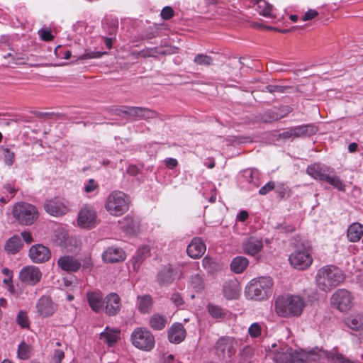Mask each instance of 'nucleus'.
<instances>
[{"mask_svg": "<svg viewBox=\"0 0 363 363\" xmlns=\"http://www.w3.org/2000/svg\"><path fill=\"white\" fill-rule=\"evenodd\" d=\"M305 306L303 298L299 296H281L277 298L274 303L277 315L284 318L300 316Z\"/></svg>", "mask_w": 363, "mask_h": 363, "instance_id": "obj_1", "label": "nucleus"}, {"mask_svg": "<svg viewBox=\"0 0 363 363\" xmlns=\"http://www.w3.org/2000/svg\"><path fill=\"white\" fill-rule=\"evenodd\" d=\"M344 280L341 271L333 265L324 266L316 274L317 286L323 291H328L335 287Z\"/></svg>", "mask_w": 363, "mask_h": 363, "instance_id": "obj_2", "label": "nucleus"}, {"mask_svg": "<svg viewBox=\"0 0 363 363\" xmlns=\"http://www.w3.org/2000/svg\"><path fill=\"white\" fill-rule=\"evenodd\" d=\"M273 280L270 277H260L250 281L245 293L251 299L263 301L272 294Z\"/></svg>", "mask_w": 363, "mask_h": 363, "instance_id": "obj_3", "label": "nucleus"}, {"mask_svg": "<svg viewBox=\"0 0 363 363\" xmlns=\"http://www.w3.org/2000/svg\"><path fill=\"white\" fill-rule=\"evenodd\" d=\"M277 363H301L308 361H316L318 355L313 352L298 351L292 348L285 347L277 352L273 357Z\"/></svg>", "mask_w": 363, "mask_h": 363, "instance_id": "obj_4", "label": "nucleus"}, {"mask_svg": "<svg viewBox=\"0 0 363 363\" xmlns=\"http://www.w3.org/2000/svg\"><path fill=\"white\" fill-rule=\"evenodd\" d=\"M129 203V197L125 193L114 191L108 196L105 207L110 214L118 216L128 210Z\"/></svg>", "mask_w": 363, "mask_h": 363, "instance_id": "obj_5", "label": "nucleus"}, {"mask_svg": "<svg viewBox=\"0 0 363 363\" xmlns=\"http://www.w3.org/2000/svg\"><path fill=\"white\" fill-rule=\"evenodd\" d=\"M13 218L21 225H30L38 218L36 208L28 203H19L13 206Z\"/></svg>", "mask_w": 363, "mask_h": 363, "instance_id": "obj_6", "label": "nucleus"}, {"mask_svg": "<svg viewBox=\"0 0 363 363\" xmlns=\"http://www.w3.org/2000/svg\"><path fill=\"white\" fill-rule=\"evenodd\" d=\"M237 347L238 342L234 337L223 336L216 342V354L220 359L228 362L235 354Z\"/></svg>", "mask_w": 363, "mask_h": 363, "instance_id": "obj_7", "label": "nucleus"}, {"mask_svg": "<svg viewBox=\"0 0 363 363\" xmlns=\"http://www.w3.org/2000/svg\"><path fill=\"white\" fill-rule=\"evenodd\" d=\"M289 260L291 265L298 270L307 269L313 262L310 250L303 245L296 249L290 255Z\"/></svg>", "mask_w": 363, "mask_h": 363, "instance_id": "obj_8", "label": "nucleus"}, {"mask_svg": "<svg viewBox=\"0 0 363 363\" xmlns=\"http://www.w3.org/2000/svg\"><path fill=\"white\" fill-rule=\"evenodd\" d=\"M131 340L135 347L145 351L151 350L155 345V337L152 334L143 328H138L133 332Z\"/></svg>", "mask_w": 363, "mask_h": 363, "instance_id": "obj_9", "label": "nucleus"}, {"mask_svg": "<svg viewBox=\"0 0 363 363\" xmlns=\"http://www.w3.org/2000/svg\"><path fill=\"white\" fill-rule=\"evenodd\" d=\"M352 296L345 289H339L331 298V303L340 311H347L352 306Z\"/></svg>", "mask_w": 363, "mask_h": 363, "instance_id": "obj_10", "label": "nucleus"}, {"mask_svg": "<svg viewBox=\"0 0 363 363\" xmlns=\"http://www.w3.org/2000/svg\"><path fill=\"white\" fill-rule=\"evenodd\" d=\"M42 277L40 269L35 266L24 267L19 273L20 280L28 285L34 286L38 284Z\"/></svg>", "mask_w": 363, "mask_h": 363, "instance_id": "obj_11", "label": "nucleus"}, {"mask_svg": "<svg viewBox=\"0 0 363 363\" xmlns=\"http://www.w3.org/2000/svg\"><path fill=\"white\" fill-rule=\"evenodd\" d=\"M96 215L92 207L85 206L79 213L78 224L84 228H91L96 224Z\"/></svg>", "mask_w": 363, "mask_h": 363, "instance_id": "obj_12", "label": "nucleus"}, {"mask_svg": "<svg viewBox=\"0 0 363 363\" xmlns=\"http://www.w3.org/2000/svg\"><path fill=\"white\" fill-rule=\"evenodd\" d=\"M50 250L43 245H33L29 250V257L35 263L45 262L50 258Z\"/></svg>", "mask_w": 363, "mask_h": 363, "instance_id": "obj_13", "label": "nucleus"}, {"mask_svg": "<svg viewBox=\"0 0 363 363\" xmlns=\"http://www.w3.org/2000/svg\"><path fill=\"white\" fill-rule=\"evenodd\" d=\"M105 313L109 316L117 315L121 308L120 296L116 293H110L104 298Z\"/></svg>", "mask_w": 363, "mask_h": 363, "instance_id": "obj_14", "label": "nucleus"}, {"mask_svg": "<svg viewBox=\"0 0 363 363\" xmlns=\"http://www.w3.org/2000/svg\"><path fill=\"white\" fill-rule=\"evenodd\" d=\"M44 209L47 213L54 216H62L67 212V207L59 199L46 201L44 203Z\"/></svg>", "mask_w": 363, "mask_h": 363, "instance_id": "obj_15", "label": "nucleus"}, {"mask_svg": "<svg viewBox=\"0 0 363 363\" xmlns=\"http://www.w3.org/2000/svg\"><path fill=\"white\" fill-rule=\"evenodd\" d=\"M36 308L38 313L43 318L51 316L55 311L56 308L49 296H42L37 302Z\"/></svg>", "mask_w": 363, "mask_h": 363, "instance_id": "obj_16", "label": "nucleus"}, {"mask_svg": "<svg viewBox=\"0 0 363 363\" xmlns=\"http://www.w3.org/2000/svg\"><path fill=\"white\" fill-rule=\"evenodd\" d=\"M306 172L313 179L323 181L327 173H335V170L330 167L315 163L307 167Z\"/></svg>", "mask_w": 363, "mask_h": 363, "instance_id": "obj_17", "label": "nucleus"}, {"mask_svg": "<svg viewBox=\"0 0 363 363\" xmlns=\"http://www.w3.org/2000/svg\"><path fill=\"white\" fill-rule=\"evenodd\" d=\"M206 251V245L200 238H194L187 246L186 252L193 259L201 257Z\"/></svg>", "mask_w": 363, "mask_h": 363, "instance_id": "obj_18", "label": "nucleus"}, {"mask_svg": "<svg viewBox=\"0 0 363 363\" xmlns=\"http://www.w3.org/2000/svg\"><path fill=\"white\" fill-rule=\"evenodd\" d=\"M57 264L62 270L67 272H75L78 271L82 264L81 262L72 256H62L57 260Z\"/></svg>", "mask_w": 363, "mask_h": 363, "instance_id": "obj_19", "label": "nucleus"}, {"mask_svg": "<svg viewBox=\"0 0 363 363\" xmlns=\"http://www.w3.org/2000/svg\"><path fill=\"white\" fill-rule=\"evenodd\" d=\"M87 302L91 310L96 313L99 312L104 306V298L101 291H87Z\"/></svg>", "mask_w": 363, "mask_h": 363, "instance_id": "obj_20", "label": "nucleus"}, {"mask_svg": "<svg viewBox=\"0 0 363 363\" xmlns=\"http://www.w3.org/2000/svg\"><path fill=\"white\" fill-rule=\"evenodd\" d=\"M130 110L129 116L135 120H148L157 116L155 111L145 107L131 106Z\"/></svg>", "mask_w": 363, "mask_h": 363, "instance_id": "obj_21", "label": "nucleus"}, {"mask_svg": "<svg viewBox=\"0 0 363 363\" xmlns=\"http://www.w3.org/2000/svg\"><path fill=\"white\" fill-rule=\"evenodd\" d=\"M102 257L106 262H119L125 259V254L121 248L110 247L103 253Z\"/></svg>", "mask_w": 363, "mask_h": 363, "instance_id": "obj_22", "label": "nucleus"}, {"mask_svg": "<svg viewBox=\"0 0 363 363\" xmlns=\"http://www.w3.org/2000/svg\"><path fill=\"white\" fill-rule=\"evenodd\" d=\"M240 291V284L237 279H230L223 284V292L228 299H235L239 296Z\"/></svg>", "mask_w": 363, "mask_h": 363, "instance_id": "obj_23", "label": "nucleus"}, {"mask_svg": "<svg viewBox=\"0 0 363 363\" xmlns=\"http://www.w3.org/2000/svg\"><path fill=\"white\" fill-rule=\"evenodd\" d=\"M186 337V330L182 323H174L168 332L169 340L175 344L180 343Z\"/></svg>", "mask_w": 363, "mask_h": 363, "instance_id": "obj_24", "label": "nucleus"}, {"mask_svg": "<svg viewBox=\"0 0 363 363\" xmlns=\"http://www.w3.org/2000/svg\"><path fill=\"white\" fill-rule=\"evenodd\" d=\"M242 247L246 254L255 255L262 249V240L257 238L251 237L243 242Z\"/></svg>", "mask_w": 363, "mask_h": 363, "instance_id": "obj_25", "label": "nucleus"}, {"mask_svg": "<svg viewBox=\"0 0 363 363\" xmlns=\"http://www.w3.org/2000/svg\"><path fill=\"white\" fill-rule=\"evenodd\" d=\"M175 275L176 272L170 266H164L158 272L157 281L161 286L168 285L173 282Z\"/></svg>", "mask_w": 363, "mask_h": 363, "instance_id": "obj_26", "label": "nucleus"}, {"mask_svg": "<svg viewBox=\"0 0 363 363\" xmlns=\"http://www.w3.org/2000/svg\"><path fill=\"white\" fill-rule=\"evenodd\" d=\"M123 230L129 235H135L139 230V220L138 218L127 216L122 223Z\"/></svg>", "mask_w": 363, "mask_h": 363, "instance_id": "obj_27", "label": "nucleus"}, {"mask_svg": "<svg viewBox=\"0 0 363 363\" xmlns=\"http://www.w3.org/2000/svg\"><path fill=\"white\" fill-rule=\"evenodd\" d=\"M363 235V225L358 223L351 224L347 232V236L350 242L359 241Z\"/></svg>", "mask_w": 363, "mask_h": 363, "instance_id": "obj_28", "label": "nucleus"}, {"mask_svg": "<svg viewBox=\"0 0 363 363\" xmlns=\"http://www.w3.org/2000/svg\"><path fill=\"white\" fill-rule=\"evenodd\" d=\"M296 138L310 137L315 135L318 129L313 124H307L294 127Z\"/></svg>", "mask_w": 363, "mask_h": 363, "instance_id": "obj_29", "label": "nucleus"}, {"mask_svg": "<svg viewBox=\"0 0 363 363\" xmlns=\"http://www.w3.org/2000/svg\"><path fill=\"white\" fill-rule=\"evenodd\" d=\"M23 245L21 238L18 235H14L7 240L5 250L8 253L16 254L21 249Z\"/></svg>", "mask_w": 363, "mask_h": 363, "instance_id": "obj_30", "label": "nucleus"}, {"mask_svg": "<svg viewBox=\"0 0 363 363\" xmlns=\"http://www.w3.org/2000/svg\"><path fill=\"white\" fill-rule=\"evenodd\" d=\"M138 308L142 313H147L152 306V298L150 295L140 296L138 297Z\"/></svg>", "mask_w": 363, "mask_h": 363, "instance_id": "obj_31", "label": "nucleus"}, {"mask_svg": "<svg viewBox=\"0 0 363 363\" xmlns=\"http://www.w3.org/2000/svg\"><path fill=\"white\" fill-rule=\"evenodd\" d=\"M249 264L248 259L242 256L236 257L230 263L231 269L235 273L242 272Z\"/></svg>", "mask_w": 363, "mask_h": 363, "instance_id": "obj_32", "label": "nucleus"}, {"mask_svg": "<svg viewBox=\"0 0 363 363\" xmlns=\"http://www.w3.org/2000/svg\"><path fill=\"white\" fill-rule=\"evenodd\" d=\"M167 323V318L158 313L152 315L149 320L150 326L156 330H162Z\"/></svg>", "mask_w": 363, "mask_h": 363, "instance_id": "obj_33", "label": "nucleus"}, {"mask_svg": "<svg viewBox=\"0 0 363 363\" xmlns=\"http://www.w3.org/2000/svg\"><path fill=\"white\" fill-rule=\"evenodd\" d=\"M339 191H345V185L339 177L334 174V173H327L324 180Z\"/></svg>", "mask_w": 363, "mask_h": 363, "instance_id": "obj_34", "label": "nucleus"}, {"mask_svg": "<svg viewBox=\"0 0 363 363\" xmlns=\"http://www.w3.org/2000/svg\"><path fill=\"white\" fill-rule=\"evenodd\" d=\"M346 324L354 330L363 328V316L360 314L351 315L345 320Z\"/></svg>", "mask_w": 363, "mask_h": 363, "instance_id": "obj_35", "label": "nucleus"}, {"mask_svg": "<svg viewBox=\"0 0 363 363\" xmlns=\"http://www.w3.org/2000/svg\"><path fill=\"white\" fill-rule=\"evenodd\" d=\"M100 339L111 347L117 342L118 336L108 327H106L104 331L100 333Z\"/></svg>", "mask_w": 363, "mask_h": 363, "instance_id": "obj_36", "label": "nucleus"}, {"mask_svg": "<svg viewBox=\"0 0 363 363\" xmlns=\"http://www.w3.org/2000/svg\"><path fill=\"white\" fill-rule=\"evenodd\" d=\"M190 286L196 291H201L204 288V282L203 276L196 274L191 276L189 281Z\"/></svg>", "mask_w": 363, "mask_h": 363, "instance_id": "obj_37", "label": "nucleus"}, {"mask_svg": "<svg viewBox=\"0 0 363 363\" xmlns=\"http://www.w3.org/2000/svg\"><path fill=\"white\" fill-rule=\"evenodd\" d=\"M149 252V249L147 247L139 249L135 256L133 257V267L134 269L139 268L140 265L144 260L145 255Z\"/></svg>", "mask_w": 363, "mask_h": 363, "instance_id": "obj_38", "label": "nucleus"}, {"mask_svg": "<svg viewBox=\"0 0 363 363\" xmlns=\"http://www.w3.org/2000/svg\"><path fill=\"white\" fill-rule=\"evenodd\" d=\"M194 62L200 66L209 67L213 64V59L207 55L198 54L195 56Z\"/></svg>", "mask_w": 363, "mask_h": 363, "instance_id": "obj_39", "label": "nucleus"}, {"mask_svg": "<svg viewBox=\"0 0 363 363\" xmlns=\"http://www.w3.org/2000/svg\"><path fill=\"white\" fill-rule=\"evenodd\" d=\"M209 314L214 318H222L225 316L226 313L220 306L214 304H208L207 306Z\"/></svg>", "mask_w": 363, "mask_h": 363, "instance_id": "obj_40", "label": "nucleus"}, {"mask_svg": "<svg viewBox=\"0 0 363 363\" xmlns=\"http://www.w3.org/2000/svg\"><path fill=\"white\" fill-rule=\"evenodd\" d=\"M4 155V162L7 166H11L15 161V154L11 152L9 147L2 146L1 147Z\"/></svg>", "mask_w": 363, "mask_h": 363, "instance_id": "obj_41", "label": "nucleus"}, {"mask_svg": "<svg viewBox=\"0 0 363 363\" xmlns=\"http://www.w3.org/2000/svg\"><path fill=\"white\" fill-rule=\"evenodd\" d=\"M291 86H280V85H273L269 84L264 87V89H262V91H268L271 94L274 93H284L286 91L287 89H291Z\"/></svg>", "mask_w": 363, "mask_h": 363, "instance_id": "obj_42", "label": "nucleus"}, {"mask_svg": "<svg viewBox=\"0 0 363 363\" xmlns=\"http://www.w3.org/2000/svg\"><path fill=\"white\" fill-rule=\"evenodd\" d=\"M28 352L29 347L24 342L19 344L17 353L20 359H27L29 357Z\"/></svg>", "mask_w": 363, "mask_h": 363, "instance_id": "obj_43", "label": "nucleus"}, {"mask_svg": "<svg viewBox=\"0 0 363 363\" xmlns=\"http://www.w3.org/2000/svg\"><path fill=\"white\" fill-rule=\"evenodd\" d=\"M158 54L164 55L165 52L157 51V48H152L143 50L140 52V56H142L144 58L150 57H155Z\"/></svg>", "mask_w": 363, "mask_h": 363, "instance_id": "obj_44", "label": "nucleus"}, {"mask_svg": "<svg viewBox=\"0 0 363 363\" xmlns=\"http://www.w3.org/2000/svg\"><path fill=\"white\" fill-rule=\"evenodd\" d=\"M16 321L22 328H28L29 325L28 316L26 312L21 311L16 317Z\"/></svg>", "mask_w": 363, "mask_h": 363, "instance_id": "obj_45", "label": "nucleus"}, {"mask_svg": "<svg viewBox=\"0 0 363 363\" xmlns=\"http://www.w3.org/2000/svg\"><path fill=\"white\" fill-rule=\"evenodd\" d=\"M277 115H278V113L275 109L274 110H269L263 114V116L262 117V120L265 123H269V122H272L274 121H277L279 118H275L274 116H276Z\"/></svg>", "mask_w": 363, "mask_h": 363, "instance_id": "obj_46", "label": "nucleus"}, {"mask_svg": "<svg viewBox=\"0 0 363 363\" xmlns=\"http://www.w3.org/2000/svg\"><path fill=\"white\" fill-rule=\"evenodd\" d=\"M277 111L278 115H277L275 118H282L284 116H287L289 113L292 111V108L289 106H283L278 108L275 109Z\"/></svg>", "mask_w": 363, "mask_h": 363, "instance_id": "obj_47", "label": "nucleus"}, {"mask_svg": "<svg viewBox=\"0 0 363 363\" xmlns=\"http://www.w3.org/2000/svg\"><path fill=\"white\" fill-rule=\"evenodd\" d=\"M248 333L252 337H257L261 335V326L257 323H252L249 329Z\"/></svg>", "mask_w": 363, "mask_h": 363, "instance_id": "obj_48", "label": "nucleus"}, {"mask_svg": "<svg viewBox=\"0 0 363 363\" xmlns=\"http://www.w3.org/2000/svg\"><path fill=\"white\" fill-rule=\"evenodd\" d=\"M328 358H330L335 363H351L350 361L340 353H331L328 355Z\"/></svg>", "mask_w": 363, "mask_h": 363, "instance_id": "obj_49", "label": "nucleus"}, {"mask_svg": "<svg viewBox=\"0 0 363 363\" xmlns=\"http://www.w3.org/2000/svg\"><path fill=\"white\" fill-rule=\"evenodd\" d=\"M107 54L106 52H89L83 54L79 57L80 60L91 59V58H99L103 55Z\"/></svg>", "mask_w": 363, "mask_h": 363, "instance_id": "obj_50", "label": "nucleus"}, {"mask_svg": "<svg viewBox=\"0 0 363 363\" xmlns=\"http://www.w3.org/2000/svg\"><path fill=\"white\" fill-rule=\"evenodd\" d=\"M38 33L40 36V38L46 42L51 41L54 38V36L48 30L41 29L38 31Z\"/></svg>", "mask_w": 363, "mask_h": 363, "instance_id": "obj_51", "label": "nucleus"}, {"mask_svg": "<svg viewBox=\"0 0 363 363\" xmlns=\"http://www.w3.org/2000/svg\"><path fill=\"white\" fill-rule=\"evenodd\" d=\"M174 16V11L170 6H165L161 11V16L164 20H168Z\"/></svg>", "mask_w": 363, "mask_h": 363, "instance_id": "obj_52", "label": "nucleus"}, {"mask_svg": "<svg viewBox=\"0 0 363 363\" xmlns=\"http://www.w3.org/2000/svg\"><path fill=\"white\" fill-rule=\"evenodd\" d=\"M64 357V352L61 350H56L52 359V363H61Z\"/></svg>", "mask_w": 363, "mask_h": 363, "instance_id": "obj_53", "label": "nucleus"}, {"mask_svg": "<svg viewBox=\"0 0 363 363\" xmlns=\"http://www.w3.org/2000/svg\"><path fill=\"white\" fill-rule=\"evenodd\" d=\"M97 187H98V184H96L95 180L93 179H90L88 181V183L86 184H85V186H84V191L86 193H91V192L94 191V190H96L97 189Z\"/></svg>", "mask_w": 363, "mask_h": 363, "instance_id": "obj_54", "label": "nucleus"}, {"mask_svg": "<svg viewBox=\"0 0 363 363\" xmlns=\"http://www.w3.org/2000/svg\"><path fill=\"white\" fill-rule=\"evenodd\" d=\"M275 187L274 182H269L264 186H263L259 191L261 195H265Z\"/></svg>", "mask_w": 363, "mask_h": 363, "instance_id": "obj_55", "label": "nucleus"}, {"mask_svg": "<svg viewBox=\"0 0 363 363\" xmlns=\"http://www.w3.org/2000/svg\"><path fill=\"white\" fill-rule=\"evenodd\" d=\"M279 137L283 139H289L291 137L296 138V131L294 127L283 132L279 135Z\"/></svg>", "mask_w": 363, "mask_h": 363, "instance_id": "obj_56", "label": "nucleus"}, {"mask_svg": "<svg viewBox=\"0 0 363 363\" xmlns=\"http://www.w3.org/2000/svg\"><path fill=\"white\" fill-rule=\"evenodd\" d=\"M233 143H245L252 142V138L248 136H235L232 140H230Z\"/></svg>", "mask_w": 363, "mask_h": 363, "instance_id": "obj_57", "label": "nucleus"}, {"mask_svg": "<svg viewBox=\"0 0 363 363\" xmlns=\"http://www.w3.org/2000/svg\"><path fill=\"white\" fill-rule=\"evenodd\" d=\"M318 15V11H316L315 10L310 9L307 12H306L305 14L303 16L302 20L303 21L311 20L315 18Z\"/></svg>", "mask_w": 363, "mask_h": 363, "instance_id": "obj_58", "label": "nucleus"}, {"mask_svg": "<svg viewBox=\"0 0 363 363\" xmlns=\"http://www.w3.org/2000/svg\"><path fill=\"white\" fill-rule=\"evenodd\" d=\"M171 301L174 303L176 306H180L184 303L182 297L178 293H174L172 294Z\"/></svg>", "mask_w": 363, "mask_h": 363, "instance_id": "obj_59", "label": "nucleus"}, {"mask_svg": "<svg viewBox=\"0 0 363 363\" xmlns=\"http://www.w3.org/2000/svg\"><path fill=\"white\" fill-rule=\"evenodd\" d=\"M131 106H125L121 108H117L114 110V113L117 116H121L122 114H125L129 116V112H130Z\"/></svg>", "mask_w": 363, "mask_h": 363, "instance_id": "obj_60", "label": "nucleus"}, {"mask_svg": "<svg viewBox=\"0 0 363 363\" xmlns=\"http://www.w3.org/2000/svg\"><path fill=\"white\" fill-rule=\"evenodd\" d=\"M165 165L167 168L172 169L178 164V162L174 158H167L164 160Z\"/></svg>", "mask_w": 363, "mask_h": 363, "instance_id": "obj_61", "label": "nucleus"}, {"mask_svg": "<svg viewBox=\"0 0 363 363\" xmlns=\"http://www.w3.org/2000/svg\"><path fill=\"white\" fill-rule=\"evenodd\" d=\"M202 263H203V266L205 269H211L213 268V264H214V262L213 261V259L211 257L206 256L203 259Z\"/></svg>", "mask_w": 363, "mask_h": 363, "instance_id": "obj_62", "label": "nucleus"}, {"mask_svg": "<svg viewBox=\"0 0 363 363\" xmlns=\"http://www.w3.org/2000/svg\"><path fill=\"white\" fill-rule=\"evenodd\" d=\"M21 235H22L24 241L27 244H30V243H31L33 241L32 235H31V234L29 232L23 231V232L21 233Z\"/></svg>", "mask_w": 363, "mask_h": 363, "instance_id": "obj_63", "label": "nucleus"}, {"mask_svg": "<svg viewBox=\"0 0 363 363\" xmlns=\"http://www.w3.org/2000/svg\"><path fill=\"white\" fill-rule=\"evenodd\" d=\"M249 215H248V213L247 211H241L237 216V218L238 220L241 221V222H244L245 221L247 218H248Z\"/></svg>", "mask_w": 363, "mask_h": 363, "instance_id": "obj_64", "label": "nucleus"}]
</instances>
